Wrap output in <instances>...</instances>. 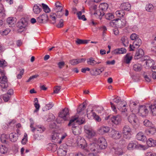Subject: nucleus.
I'll return each instance as SVG.
<instances>
[{"instance_id": "10", "label": "nucleus", "mask_w": 156, "mask_h": 156, "mask_svg": "<svg viewBox=\"0 0 156 156\" xmlns=\"http://www.w3.org/2000/svg\"><path fill=\"white\" fill-rule=\"evenodd\" d=\"M69 115V110L68 108H65L60 112L58 114L59 117L62 119L64 120H68L67 116Z\"/></svg>"}, {"instance_id": "47", "label": "nucleus", "mask_w": 156, "mask_h": 156, "mask_svg": "<svg viewBox=\"0 0 156 156\" xmlns=\"http://www.w3.org/2000/svg\"><path fill=\"white\" fill-rule=\"evenodd\" d=\"M50 17L52 20L53 21V22L52 23H56V19L57 17H56V14L55 13H51L50 15Z\"/></svg>"}, {"instance_id": "39", "label": "nucleus", "mask_w": 156, "mask_h": 156, "mask_svg": "<svg viewBox=\"0 0 156 156\" xmlns=\"http://www.w3.org/2000/svg\"><path fill=\"white\" fill-rule=\"evenodd\" d=\"M132 57L130 53L127 54L125 56L124 60L125 62L127 64H129L130 62L132 60Z\"/></svg>"}, {"instance_id": "45", "label": "nucleus", "mask_w": 156, "mask_h": 156, "mask_svg": "<svg viewBox=\"0 0 156 156\" xmlns=\"http://www.w3.org/2000/svg\"><path fill=\"white\" fill-rule=\"evenodd\" d=\"M119 21V22H121V25L122 26H125L126 24V20L124 19H116L113 20V21Z\"/></svg>"}, {"instance_id": "22", "label": "nucleus", "mask_w": 156, "mask_h": 156, "mask_svg": "<svg viewBox=\"0 0 156 156\" xmlns=\"http://www.w3.org/2000/svg\"><path fill=\"white\" fill-rule=\"evenodd\" d=\"M120 8L122 10L128 11L130 9L131 5L128 2H124L121 4Z\"/></svg>"}, {"instance_id": "31", "label": "nucleus", "mask_w": 156, "mask_h": 156, "mask_svg": "<svg viewBox=\"0 0 156 156\" xmlns=\"http://www.w3.org/2000/svg\"><path fill=\"white\" fill-rule=\"evenodd\" d=\"M147 144L149 147H154L156 145V140L149 138L147 141Z\"/></svg>"}, {"instance_id": "15", "label": "nucleus", "mask_w": 156, "mask_h": 156, "mask_svg": "<svg viewBox=\"0 0 156 156\" xmlns=\"http://www.w3.org/2000/svg\"><path fill=\"white\" fill-rule=\"evenodd\" d=\"M126 105L125 102L124 101H121L119 103L117 104V108L122 112L127 111V109L126 108Z\"/></svg>"}, {"instance_id": "43", "label": "nucleus", "mask_w": 156, "mask_h": 156, "mask_svg": "<svg viewBox=\"0 0 156 156\" xmlns=\"http://www.w3.org/2000/svg\"><path fill=\"white\" fill-rule=\"evenodd\" d=\"M77 14L78 16V18L79 20H82L83 21H86L87 20V19L85 18L84 15H83L81 16L82 12L79 11L77 13Z\"/></svg>"}, {"instance_id": "46", "label": "nucleus", "mask_w": 156, "mask_h": 156, "mask_svg": "<svg viewBox=\"0 0 156 156\" xmlns=\"http://www.w3.org/2000/svg\"><path fill=\"white\" fill-rule=\"evenodd\" d=\"M7 148L3 145H0V152L2 154H4L7 152Z\"/></svg>"}, {"instance_id": "30", "label": "nucleus", "mask_w": 156, "mask_h": 156, "mask_svg": "<svg viewBox=\"0 0 156 156\" xmlns=\"http://www.w3.org/2000/svg\"><path fill=\"white\" fill-rule=\"evenodd\" d=\"M41 7V5L39 4V5L37 4L34 5L33 8V11L36 14L40 13L42 10Z\"/></svg>"}, {"instance_id": "12", "label": "nucleus", "mask_w": 156, "mask_h": 156, "mask_svg": "<svg viewBox=\"0 0 156 156\" xmlns=\"http://www.w3.org/2000/svg\"><path fill=\"white\" fill-rule=\"evenodd\" d=\"M0 86L3 89H5L8 87L7 78L5 76H2L0 78Z\"/></svg>"}, {"instance_id": "34", "label": "nucleus", "mask_w": 156, "mask_h": 156, "mask_svg": "<svg viewBox=\"0 0 156 156\" xmlns=\"http://www.w3.org/2000/svg\"><path fill=\"white\" fill-rule=\"evenodd\" d=\"M61 134L57 133H54L52 136V139L53 142H57L58 143V140H59Z\"/></svg>"}, {"instance_id": "37", "label": "nucleus", "mask_w": 156, "mask_h": 156, "mask_svg": "<svg viewBox=\"0 0 156 156\" xmlns=\"http://www.w3.org/2000/svg\"><path fill=\"white\" fill-rule=\"evenodd\" d=\"M87 64L92 66H94L97 64V62L95 61L94 59L92 57H90L87 59Z\"/></svg>"}, {"instance_id": "52", "label": "nucleus", "mask_w": 156, "mask_h": 156, "mask_svg": "<svg viewBox=\"0 0 156 156\" xmlns=\"http://www.w3.org/2000/svg\"><path fill=\"white\" fill-rule=\"evenodd\" d=\"M36 130L40 133H41L45 130V128L43 126H40L36 128Z\"/></svg>"}, {"instance_id": "61", "label": "nucleus", "mask_w": 156, "mask_h": 156, "mask_svg": "<svg viewBox=\"0 0 156 156\" xmlns=\"http://www.w3.org/2000/svg\"><path fill=\"white\" fill-rule=\"evenodd\" d=\"M130 38L132 40L135 41L136 40V38H139V37L138 35L135 34H133L131 35Z\"/></svg>"}, {"instance_id": "41", "label": "nucleus", "mask_w": 156, "mask_h": 156, "mask_svg": "<svg viewBox=\"0 0 156 156\" xmlns=\"http://www.w3.org/2000/svg\"><path fill=\"white\" fill-rule=\"evenodd\" d=\"M131 132V130L129 126L126 125L124 127L123 130V133H127Z\"/></svg>"}, {"instance_id": "58", "label": "nucleus", "mask_w": 156, "mask_h": 156, "mask_svg": "<svg viewBox=\"0 0 156 156\" xmlns=\"http://www.w3.org/2000/svg\"><path fill=\"white\" fill-rule=\"evenodd\" d=\"M63 21L62 19L60 20L59 23L57 25L56 27L58 28H61L63 26Z\"/></svg>"}, {"instance_id": "2", "label": "nucleus", "mask_w": 156, "mask_h": 156, "mask_svg": "<svg viewBox=\"0 0 156 156\" xmlns=\"http://www.w3.org/2000/svg\"><path fill=\"white\" fill-rule=\"evenodd\" d=\"M98 144H94V146L97 147L96 148H95L92 151H97L99 149H105L107 146V144L105 139L103 137L100 138L98 141Z\"/></svg>"}, {"instance_id": "6", "label": "nucleus", "mask_w": 156, "mask_h": 156, "mask_svg": "<svg viewBox=\"0 0 156 156\" xmlns=\"http://www.w3.org/2000/svg\"><path fill=\"white\" fill-rule=\"evenodd\" d=\"M128 121L133 126L138 124L139 121L137 117L134 113L130 115L128 118Z\"/></svg>"}, {"instance_id": "33", "label": "nucleus", "mask_w": 156, "mask_h": 156, "mask_svg": "<svg viewBox=\"0 0 156 156\" xmlns=\"http://www.w3.org/2000/svg\"><path fill=\"white\" fill-rule=\"evenodd\" d=\"M77 117V118L76 120V121H75V123L76 122L79 125H81L82 124H85V119L83 118H80L79 117H76V116H74L72 118V119L73 117Z\"/></svg>"}, {"instance_id": "51", "label": "nucleus", "mask_w": 156, "mask_h": 156, "mask_svg": "<svg viewBox=\"0 0 156 156\" xmlns=\"http://www.w3.org/2000/svg\"><path fill=\"white\" fill-rule=\"evenodd\" d=\"M7 65V63L4 60H0V67L4 68Z\"/></svg>"}, {"instance_id": "26", "label": "nucleus", "mask_w": 156, "mask_h": 156, "mask_svg": "<svg viewBox=\"0 0 156 156\" xmlns=\"http://www.w3.org/2000/svg\"><path fill=\"white\" fill-rule=\"evenodd\" d=\"M136 137L138 140L142 141L145 142L147 140L146 136L144 135L142 132L138 133L136 135Z\"/></svg>"}, {"instance_id": "23", "label": "nucleus", "mask_w": 156, "mask_h": 156, "mask_svg": "<svg viewBox=\"0 0 156 156\" xmlns=\"http://www.w3.org/2000/svg\"><path fill=\"white\" fill-rule=\"evenodd\" d=\"M16 21V19L13 17H9L7 19V23L10 27H13L15 26Z\"/></svg>"}, {"instance_id": "60", "label": "nucleus", "mask_w": 156, "mask_h": 156, "mask_svg": "<svg viewBox=\"0 0 156 156\" xmlns=\"http://www.w3.org/2000/svg\"><path fill=\"white\" fill-rule=\"evenodd\" d=\"M10 95H8V94H5L4 95L3 97V99L5 102L8 101L10 98Z\"/></svg>"}, {"instance_id": "32", "label": "nucleus", "mask_w": 156, "mask_h": 156, "mask_svg": "<svg viewBox=\"0 0 156 156\" xmlns=\"http://www.w3.org/2000/svg\"><path fill=\"white\" fill-rule=\"evenodd\" d=\"M99 69L96 68L95 69H92L90 71V75L92 76H96L101 73V71H99Z\"/></svg>"}, {"instance_id": "44", "label": "nucleus", "mask_w": 156, "mask_h": 156, "mask_svg": "<svg viewBox=\"0 0 156 156\" xmlns=\"http://www.w3.org/2000/svg\"><path fill=\"white\" fill-rule=\"evenodd\" d=\"M42 5L44 11L46 13H48L50 11V9L47 5L44 3H42Z\"/></svg>"}, {"instance_id": "63", "label": "nucleus", "mask_w": 156, "mask_h": 156, "mask_svg": "<svg viewBox=\"0 0 156 156\" xmlns=\"http://www.w3.org/2000/svg\"><path fill=\"white\" fill-rule=\"evenodd\" d=\"M65 65V62H60L58 63V67L60 69H62Z\"/></svg>"}, {"instance_id": "9", "label": "nucleus", "mask_w": 156, "mask_h": 156, "mask_svg": "<svg viewBox=\"0 0 156 156\" xmlns=\"http://www.w3.org/2000/svg\"><path fill=\"white\" fill-rule=\"evenodd\" d=\"M110 136L114 139H119L122 136V133L121 131L112 129L110 134Z\"/></svg>"}, {"instance_id": "53", "label": "nucleus", "mask_w": 156, "mask_h": 156, "mask_svg": "<svg viewBox=\"0 0 156 156\" xmlns=\"http://www.w3.org/2000/svg\"><path fill=\"white\" fill-rule=\"evenodd\" d=\"M115 14L118 17H123L125 13L122 11H117L115 12Z\"/></svg>"}, {"instance_id": "27", "label": "nucleus", "mask_w": 156, "mask_h": 156, "mask_svg": "<svg viewBox=\"0 0 156 156\" xmlns=\"http://www.w3.org/2000/svg\"><path fill=\"white\" fill-rule=\"evenodd\" d=\"M149 108L150 110L153 115H156V101L154 103L149 106Z\"/></svg>"}, {"instance_id": "35", "label": "nucleus", "mask_w": 156, "mask_h": 156, "mask_svg": "<svg viewBox=\"0 0 156 156\" xmlns=\"http://www.w3.org/2000/svg\"><path fill=\"white\" fill-rule=\"evenodd\" d=\"M154 6L151 3H149L146 5L145 9L148 12H152L153 11Z\"/></svg>"}, {"instance_id": "3", "label": "nucleus", "mask_w": 156, "mask_h": 156, "mask_svg": "<svg viewBox=\"0 0 156 156\" xmlns=\"http://www.w3.org/2000/svg\"><path fill=\"white\" fill-rule=\"evenodd\" d=\"M132 110L133 112H138L141 114L142 116H144L148 112V108L149 106H146L144 105H140L139 109L138 108L134 109L133 106L132 105H131Z\"/></svg>"}, {"instance_id": "14", "label": "nucleus", "mask_w": 156, "mask_h": 156, "mask_svg": "<svg viewBox=\"0 0 156 156\" xmlns=\"http://www.w3.org/2000/svg\"><path fill=\"white\" fill-rule=\"evenodd\" d=\"M28 23L25 18H22L20 21H19L17 23V26L20 29H25L27 26Z\"/></svg>"}, {"instance_id": "62", "label": "nucleus", "mask_w": 156, "mask_h": 156, "mask_svg": "<svg viewBox=\"0 0 156 156\" xmlns=\"http://www.w3.org/2000/svg\"><path fill=\"white\" fill-rule=\"evenodd\" d=\"M144 124L145 126L149 127L151 124V123L148 120L146 119L144 121Z\"/></svg>"}, {"instance_id": "8", "label": "nucleus", "mask_w": 156, "mask_h": 156, "mask_svg": "<svg viewBox=\"0 0 156 156\" xmlns=\"http://www.w3.org/2000/svg\"><path fill=\"white\" fill-rule=\"evenodd\" d=\"M76 143L78 146L82 148H84L86 146V142L84 139L80 136H78L76 139Z\"/></svg>"}, {"instance_id": "1", "label": "nucleus", "mask_w": 156, "mask_h": 156, "mask_svg": "<svg viewBox=\"0 0 156 156\" xmlns=\"http://www.w3.org/2000/svg\"><path fill=\"white\" fill-rule=\"evenodd\" d=\"M77 117H75L71 119L69 121L68 124V126H72V130L73 133L75 135H78L80 133V129L78 125L75 124V121H76Z\"/></svg>"}, {"instance_id": "25", "label": "nucleus", "mask_w": 156, "mask_h": 156, "mask_svg": "<svg viewBox=\"0 0 156 156\" xmlns=\"http://www.w3.org/2000/svg\"><path fill=\"white\" fill-rule=\"evenodd\" d=\"M156 132V129L154 127H152L145 130V132L146 134L149 135H153Z\"/></svg>"}, {"instance_id": "11", "label": "nucleus", "mask_w": 156, "mask_h": 156, "mask_svg": "<svg viewBox=\"0 0 156 156\" xmlns=\"http://www.w3.org/2000/svg\"><path fill=\"white\" fill-rule=\"evenodd\" d=\"M93 110H91L90 113H88V111L87 110V117L89 119L93 118L98 122H100L101 120L99 116L96 115V114L94 112H93Z\"/></svg>"}, {"instance_id": "4", "label": "nucleus", "mask_w": 156, "mask_h": 156, "mask_svg": "<svg viewBox=\"0 0 156 156\" xmlns=\"http://www.w3.org/2000/svg\"><path fill=\"white\" fill-rule=\"evenodd\" d=\"M99 7L100 9L97 10L94 13V14L95 15H98V16L99 18L101 20L102 16L105 14L103 12L107 10L108 7V5L106 3H102L100 5Z\"/></svg>"}, {"instance_id": "13", "label": "nucleus", "mask_w": 156, "mask_h": 156, "mask_svg": "<svg viewBox=\"0 0 156 156\" xmlns=\"http://www.w3.org/2000/svg\"><path fill=\"white\" fill-rule=\"evenodd\" d=\"M144 50L141 48L137 49L135 54L134 58L136 59H139L144 56Z\"/></svg>"}, {"instance_id": "16", "label": "nucleus", "mask_w": 156, "mask_h": 156, "mask_svg": "<svg viewBox=\"0 0 156 156\" xmlns=\"http://www.w3.org/2000/svg\"><path fill=\"white\" fill-rule=\"evenodd\" d=\"M112 151L115 154L117 155H122L124 153L123 149L119 147H114L112 148Z\"/></svg>"}, {"instance_id": "48", "label": "nucleus", "mask_w": 156, "mask_h": 156, "mask_svg": "<svg viewBox=\"0 0 156 156\" xmlns=\"http://www.w3.org/2000/svg\"><path fill=\"white\" fill-rule=\"evenodd\" d=\"M42 19L44 23H46L48 20V15L46 13H44L40 16Z\"/></svg>"}, {"instance_id": "59", "label": "nucleus", "mask_w": 156, "mask_h": 156, "mask_svg": "<svg viewBox=\"0 0 156 156\" xmlns=\"http://www.w3.org/2000/svg\"><path fill=\"white\" fill-rule=\"evenodd\" d=\"M54 106V104L51 102L49 103L48 104L46 105L45 108L46 110H48L51 109Z\"/></svg>"}, {"instance_id": "29", "label": "nucleus", "mask_w": 156, "mask_h": 156, "mask_svg": "<svg viewBox=\"0 0 156 156\" xmlns=\"http://www.w3.org/2000/svg\"><path fill=\"white\" fill-rule=\"evenodd\" d=\"M110 130L109 127L108 126H102L100 127L99 129V132L101 134L108 132Z\"/></svg>"}, {"instance_id": "49", "label": "nucleus", "mask_w": 156, "mask_h": 156, "mask_svg": "<svg viewBox=\"0 0 156 156\" xmlns=\"http://www.w3.org/2000/svg\"><path fill=\"white\" fill-rule=\"evenodd\" d=\"M76 42L78 44H87L88 43L87 40H83L79 39H77Z\"/></svg>"}, {"instance_id": "21", "label": "nucleus", "mask_w": 156, "mask_h": 156, "mask_svg": "<svg viewBox=\"0 0 156 156\" xmlns=\"http://www.w3.org/2000/svg\"><path fill=\"white\" fill-rule=\"evenodd\" d=\"M126 50L123 48H119L114 50L112 52V55L123 54L126 52Z\"/></svg>"}, {"instance_id": "36", "label": "nucleus", "mask_w": 156, "mask_h": 156, "mask_svg": "<svg viewBox=\"0 0 156 156\" xmlns=\"http://www.w3.org/2000/svg\"><path fill=\"white\" fill-rule=\"evenodd\" d=\"M57 146L54 144H49L48 145L47 149L48 151H51L52 152H54L56 151Z\"/></svg>"}, {"instance_id": "24", "label": "nucleus", "mask_w": 156, "mask_h": 156, "mask_svg": "<svg viewBox=\"0 0 156 156\" xmlns=\"http://www.w3.org/2000/svg\"><path fill=\"white\" fill-rule=\"evenodd\" d=\"M86 106L85 105L80 104L77 109V114L79 116L80 115H83L84 113L83 112L86 108Z\"/></svg>"}, {"instance_id": "57", "label": "nucleus", "mask_w": 156, "mask_h": 156, "mask_svg": "<svg viewBox=\"0 0 156 156\" xmlns=\"http://www.w3.org/2000/svg\"><path fill=\"white\" fill-rule=\"evenodd\" d=\"M10 31V30L9 29H6L5 30L2 32L1 34L3 35H6L9 34Z\"/></svg>"}, {"instance_id": "7", "label": "nucleus", "mask_w": 156, "mask_h": 156, "mask_svg": "<svg viewBox=\"0 0 156 156\" xmlns=\"http://www.w3.org/2000/svg\"><path fill=\"white\" fill-rule=\"evenodd\" d=\"M112 125H118L120 124L122 121V117L119 115H113L110 118Z\"/></svg>"}, {"instance_id": "38", "label": "nucleus", "mask_w": 156, "mask_h": 156, "mask_svg": "<svg viewBox=\"0 0 156 156\" xmlns=\"http://www.w3.org/2000/svg\"><path fill=\"white\" fill-rule=\"evenodd\" d=\"M142 66L140 64H134L133 66V69L136 72L140 71L142 69Z\"/></svg>"}, {"instance_id": "56", "label": "nucleus", "mask_w": 156, "mask_h": 156, "mask_svg": "<svg viewBox=\"0 0 156 156\" xmlns=\"http://www.w3.org/2000/svg\"><path fill=\"white\" fill-rule=\"evenodd\" d=\"M27 134L25 133L24 135V138L22 139L21 143L22 144H25L27 140Z\"/></svg>"}, {"instance_id": "19", "label": "nucleus", "mask_w": 156, "mask_h": 156, "mask_svg": "<svg viewBox=\"0 0 156 156\" xmlns=\"http://www.w3.org/2000/svg\"><path fill=\"white\" fill-rule=\"evenodd\" d=\"M146 57V56H144V59L142 60L143 61H145L146 66L145 67L146 68H151L152 66L154 64L155 62L152 59H148L146 60L144 58Z\"/></svg>"}, {"instance_id": "64", "label": "nucleus", "mask_w": 156, "mask_h": 156, "mask_svg": "<svg viewBox=\"0 0 156 156\" xmlns=\"http://www.w3.org/2000/svg\"><path fill=\"white\" fill-rule=\"evenodd\" d=\"M60 86H56L54 88L53 93L58 94L60 90L61 89Z\"/></svg>"}, {"instance_id": "42", "label": "nucleus", "mask_w": 156, "mask_h": 156, "mask_svg": "<svg viewBox=\"0 0 156 156\" xmlns=\"http://www.w3.org/2000/svg\"><path fill=\"white\" fill-rule=\"evenodd\" d=\"M122 42L125 47H126L128 46V40L126 37H123L121 39Z\"/></svg>"}, {"instance_id": "5", "label": "nucleus", "mask_w": 156, "mask_h": 156, "mask_svg": "<svg viewBox=\"0 0 156 156\" xmlns=\"http://www.w3.org/2000/svg\"><path fill=\"white\" fill-rule=\"evenodd\" d=\"M68 146L66 143L61 145L57 151V154L58 156H65L67 152L66 149L68 148Z\"/></svg>"}, {"instance_id": "54", "label": "nucleus", "mask_w": 156, "mask_h": 156, "mask_svg": "<svg viewBox=\"0 0 156 156\" xmlns=\"http://www.w3.org/2000/svg\"><path fill=\"white\" fill-rule=\"evenodd\" d=\"M5 14L3 8L1 6L0 8V17H4Z\"/></svg>"}, {"instance_id": "20", "label": "nucleus", "mask_w": 156, "mask_h": 156, "mask_svg": "<svg viewBox=\"0 0 156 156\" xmlns=\"http://www.w3.org/2000/svg\"><path fill=\"white\" fill-rule=\"evenodd\" d=\"M132 105L134 106L133 108L134 109H136V108H138L139 109V106H140V104L139 103L138 101H136V102H134L133 101L131 100L130 101L129 106L130 108V109L131 112H132L133 113H138V112H133L132 111L131 109V105Z\"/></svg>"}, {"instance_id": "55", "label": "nucleus", "mask_w": 156, "mask_h": 156, "mask_svg": "<svg viewBox=\"0 0 156 156\" xmlns=\"http://www.w3.org/2000/svg\"><path fill=\"white\" fill-rule=\"evenodd\" d=\"M123 133V136L124 138L127 139H130L132 135L131 134V133Z\"/></svg>"}, {"instance_id": "40", "label": "nucleus", "mask_w": 156, "mask_h": 156, "mask_svg": "<svg viewBox=\"0 0 156 156\" xmlns=\"http://www.w3.org/2000/svg\"><path fill=\"white\" fill-rule=\"evenodd\" d=\"M142 44L141 40L139 38H136V40L134 41L133 42V46H135V47L138 48Z\"/></svg>"}, {"instance_id": "28", "label": "nucleus", "mask_w": 156, "mask_h": 156, "mask_svg": "<svg viewBox=\"0 0 156 156\" xmlns=\"http://www.w3.org/2000/svg\"><path fill=\"white\" fill-rule=\"evenodd\" d=\"M10 141L13 142H16L18 139V134L16 133H11L9 136Z\"/></svg>"}, {"instance_id": "50", "label": "nucleus", "mask_w": 156, "mask_h": 156, "mask_svg": "<svg viewBox=\"0 0 156 156\" xmlns=\"http://www.w3.org/2000/svg\"><path fill=\"white\" fill-rule=\"evenodd\" d=\"M106 19L110 20L114 18V16L112 13H107L105 15Z\"/></svg>"}, {"instance_id": "17", "label": "nucleus", "mask_w": 156, "mask_h": 156, "mask_svg": "<svg viewBox=\"0 0 156 156\" xmlns=\"http://www.w3.org/2000/svg\"><path fill=\"white\" fill-rule=\"evenodd\" d=\"M139 145L136 141H131L128 145L127 149L129 150H133L139 147Z\"/></svg>"}, {"instance_id": "18", "label": "nucleus", "mask_w": 156, "mask_h": 156, "mask_svg": "<svg viewBox=\"0 0 156 156\" xmlns=\"http://www.w3.org/2000/svg\"><path fill=\"white\" fill-rule=\"evenodd\" d=\"M84 130L89 138L94 136L96 135V133L91 128H85Z\"/></svg>"}]
</instances>
